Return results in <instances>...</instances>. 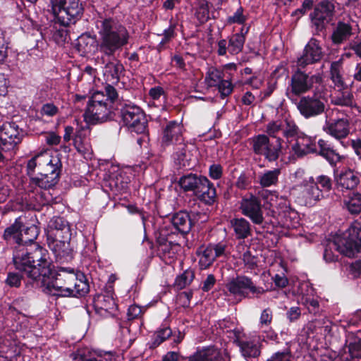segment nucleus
I'll return each instance as SVG.
<instances>
[{
	"instance_id": "nucleus-8",
	"label": "nucleus",
	"mask_w": 361,
	"mask_h": 361,
	"mask_svg": "<svg viewBox=\"0 0 361 361\" xmlns=\"http://www.w3.org/2000/svg\"><path fill=\"white\" fill-rule=\"evenodd\" d=\"M265 132L268 137L276 140L274 144H279L281 149L283 138L291 141L298 134L299 128L293 120H276L267 124Z\"/></svg>"
},
{
	"instance_id": "nucleus-54",
	"label": "nucleus",
	"mask_w": 361,
	"mask_h": 361,
	"mask_svg": "<svg viewBox=\"0 0 361 361\" xmlns=\"http://www.w3.org/2000/svg\"><path fill=\"white\" fill-rule=\"evenodd\" d=\"M96 305L98 308L110 312L115 308L116 304L111 297L102 295L99 297Z\"/></svg>"
},
{
	"instance_id": "nucleus-26",
	"label": "nucleus",
	"mask_w": 361,
	"mask_h": 361,
	"mask_svg": "<svg viewBox=\"0 0 361 361\" xmlns=\"http://www.w3.org/2000/svg\"><path fill=\"white\" fill-rule=\"evenodd\" d=\"M157 255L166 264H171L176 258L180 245L164 238L157 239Z\"/></svg>"
},
{
	"instance_id": "nucleus-2",
	"label": "nucleus",
	"mask_w": 361,
	"mask_h": 361,
	"mask_svg": "<svg viewBox=\"0 0 361 361\" xmlns=\"http://www.w3.org/2000/svg\"><path fill=\"white\" fill-rule=\"evenodd\" d=\"M99 40L97 50L102 59L114 58L116 54L128 44L130 34L126 27L118 20L112 18H102L97 20Z\"/></svg>"
},
{
	"instance_id": "nucleus-48",
	"label": "nucleus",
	"mask_w": 361,
	"mask_h": 361,
	"mask_svg": "<svg viewBox=\"0 0 361 361\" xmlns=\"http://www.w3.org/2000/svg\"><path fill=\"white\" fill-rule=\"evenodd\" d=\"M64 131H65V133L63 135L64 142H69L71 139H73V144H74V146L75 147V148L78 151L82 152L83 150L82 145H83V142H85V140H82L80 133H78L77 134H75L73 136V135L74 129L72 126H66Z\"/></svg>"
},
{
	"instance_id": "nucleus-19",
	"label": "nucleus",
	"mask_w": 361,
	"mask_h": 361,
	"mask_svg": "<svg viewBox=\"0 0 361 361\" xmlns=\"http://www.w3.org/2000/svg\"><path fill=\"white\" fill-rule=\"evenodd\" d=\"M226 288L231 294L238 296L244 295L245 289H249L256 297H259L266 292L262 287L255 286L250 278L244 276H238L232 280L227 284Z\"/></svg>"
},
{
	"instance_id": "nucleus-40",
	"label": "nucleus",
	"mask_w": 361,
	"mask_h": 361,
	"mask_svg": "<svg viewBox=\"0 0 361 361\" xmlns=\"http://www.w3.org/2000/svg\"><path fill=\"white\" fill-rule=\"evenodd\" d=\"M74 361H113L111 354L106 353L104 355H95L87 349H80L73 355Z\"/></svg>"
},
{
	"instance_id": "nucleus-28",
	"label": "nucleus",
	"mask_w": 361,
	"mask_h": 361,
	"mask_svg": "<svg viewBox=\"0 0 361 361\" xmlns=\"http://www.w3.org/2000/svg\"><path fill=\"white\" fill-rule=\"evenodd\" d=\"M235 342L240 348L242 355L246 358L257 357L260 355V348L258 343L252 338L245 335L236 336Z\"/></svg>"
},
{
	"instance_id": "nucleus-17",
	"label": "nucleus",
	"mask_w": 361,
	"mask_h": 361,
	"mask_svg": "<svg viewBox=\"0 0 361 361\" xmlns=\"http://www.w3.org/2000/svg\"><path fill=\"white\" fill-rule=\"evenodd\" d=\"M355 23L348 15L340 18L333 25L331 39L334 44H341L348 41L353 35Z\"/></svg>"
},
{
	"instance_id": "nucleus-3",
	"label": "nucleus",
	"mask_w": 361,
	"mask_h": 361,
	"mask_svg": "<svg viewBox=\"0 0 361 361\" xmlns=\"http://www.w3.org/2000/svg\"><path fill=\"white\" fill-rule=\"evenodd\" d=\"M117 99V91L110 85L105 86L104 92H94L84 114L85 121L90 124H96L112 120L116 109Z\"/></svg>"
},
{
	"instance_id": "nucleus-18",
	"label": "nucleus",
	"mask_w": 361,
	"mask_h": 361,
	"mask_svg": "<svg viewBox=\"0 0 361 361\" xmlns=\"http://www.w3.org/2000/svg\"><path fill=\"white\" fill-rule=\"evenodd\" d=\"M23 133L14 123L4 124L0 130V148L8 152L13 149L22 140Z\"/></svg>"
},
{
	"instance_id": "nucleus-50",
	"label": "nucleus",
	"mask_w": 361,
	"mask_h": 361,
	"mask_svg": "<svg viewBox=\"0 0 361 361\" xmlns=\"http://www.w3.org/2000/svg\"><path fill=\"white\" fill-rule=\"evenodd\" d=\"M223 71L215 68H209L206 77L205 82L209 87H216L223 79Z\"/></svg>"
},
{
	"instance_id": "nucleus-60",
	"label": "nucleus",
	"mask_w": 361,
	"mask_h": 361,
	"mask_svg": "<svg viewBox=\"0 0 361 361\" xmlns=\"http://www.w3.org/2000/svg\"><path fill=\"white\" fill-rule=\"evenodd\" d=\"M291 353L290 350L286 349L283 351H278L273 353L267 361H291Z\"/></svg>"
},
{
	"instance_id": "nucleus-30",
	"label": "nucleus",
	"mask_w": 361,
	"mask_h": 361,
	"mask_svg": "<svg viewBox=\"0 0 361 361\" xmlns=\"http://www.w3.org/2000/svg\"><path fill=\"white\" fill-rule=\"evenodd\" d=\"M54 155H51L49 153L44 152L39 153L29 159L27 162L26 171L30 178L34 177L33 176L36 168L39 171H42L54 161Z\"/></svg>"
},
{
	"instance_id": "nucleus-29",
	"label": "nucleus",
	"mask_w": 361,
	"mask_h": 361,
	"mask_svg": "<svg viewBox=\"0 0 361 361\" xmlns=\"http://www.w3.org/2000/svg\"><path fill=\"white\" fill-rule=\"evenodd\" d=\"M226 355H222L214 346H207L197 350L188 357V361H226Z\"/></svg>"
},
{
	"instance_id": "nucleus-21",
	"label": "nucleus",
	"mask_w": 361,
	"mask_h": 361,
	"mask_svg": "<svg viewBox=\"0 0 361 361\" xmlns=\"http://www.w3.org/2000/svg\"><path fill=\"white\" fill-rule=\"evenodd\" d=\"M300 186L302 189V196L307 205L313 206L324 198L322 190L317 185V183H314V178L312 176L302 179Z\"/></svg>"
},
{
	"instance_id": "nucleus-61",
	"label": "nucleus",
	"mask_w": 361,
	"mask_h": 361,
	"mask_svg": "<svg viewBox=\"0 0 361 361\" xmlns=\"http://www.w3.org/2000/svg\"><path fill=\"white\" fill-rule=\"evenodd\" d=\"M22 276L18 273L8 272L5 283L10 287L18 288L21 285Z\"/></svg>"
},
{
	"instance_id": "nucleus-23",
	"label": "nucleus",
	"mask_w": 361,
	"mask_h": 361,
	"mask_svg": "<svg viewBox=\"0 0 361 361\" xmlns=\"http://www.w3.org/2000/svg\"><path fill=\"white\" fill-rule=\"evenodd\" d=\"M322 130L343 144L342 140L345 138L350 133L349 123L345 118H339L331 121L326 120Z\"/></svg>"
},
{
	"instance_id": "nucleus-1",
	"label": "nucleus",
	"mask_w": 361,
	"mask_h": 361,
	"mask_svg": "<svg viewBox=\"0 0 361 361\" xmlns=\"http://www.w3.org/2000/svg\"><path fill=\"white\" fill-rule=\"evenodd\" d=\"M21 217L7 227L3 238L9 244H16L13 254L15 268L24 273L28 278L36 281L40 276H48L51 272L52 261L48 250L38 243L25 246L23 243V228Z\"/></svg>"
},
{
	"instance_id": "nucleus-53",
	"label": "nucleus",
	"mask_w": 361,
	"mask_h": 361,
	"mask_svg": "<svg viewBox=\"0 0 361 361\" xmlns=\"http://www.w3.org/2000/svg\"><path fill=\"white\" fill-rule=\"evenodd\" d=\"M245 267L250 272L255 271L257 267V258L247 250L242 256Z\"/></svg>"
},
{
	"instance_id": "nucleus-5",
	"label": "nucleus",
	"mask_w": 361,
	"mask_h": 361,
	"mask_svg": "<svg viewBox=\"0 0 361 361\" xmlns=\"http://www.w3.org/2000/svg\"><path fill=\"white\" fill-rule=\"evenodd\" d=\"M56 23L67 27L81 19L84 8L80 0H49Z\"/></svg>"
},
{
	"instance_id": "nucleus-62",
	"label": "nucleus",
	"mask_w": 361,
	"mask_h": 361,
	"mask_svg": "<svg viewBox=\"0 0 361 361\" xmlns=\"http://www.w3.org/2000/svg\"><path fill=\"white\" fill-rule=\"evenodd\" d=\"M217 86L219 92L223 98L229 95L232 92L233 88L232 83L229 80L224 79L221 80Z\"/></svg>"
},
{
	"instance_id": "nucleus-12",
	"label": "nucleus",
	"mask_w": 361,
	"mask_h": 361,
	"mask_svg": "<svg viewBox=\"0 0 361 361\" xmlns=\"http://www.w3.org/2000/svg\"><path fill=\"white\" fill-rule=\"evenodd\" d=\"M239 210L254 224L262 225L264 221L261 200L252 193H247L241 197L239 201Z\"/></svg>"
},
{
	"instance_id": "nucleus-10",
	"label": "nucleus",
	"mask_w": 361,
	"mask_h": 361,
	"mask_svg": "<svg viewBox=\"0 0 361 361\" xmlns=\"http://www.w3.org/2000/svg\"><path fill=\"white\" fill-rule=\"evenodd\" d=\"M75 279L74 270L71 268L61 267L59 269L54 280L47 283L46 292L51 295L58 297H69L70 286Z\"/></svg>"
},
{
	"instance_id": "nucleus-45",
	"label": "nucleus",
	"mask_w": 361,
	"mask_h": 361,
	"mask_svg": "<svg viewBox=\"0 0 361 361\" xmlns=\"http://www.w3.org/2000/svg\"><path fill=\"white\" fill-rule=\"evenodd\" d=\"M332 102L338 106H350L353 103V96L348 90H339L333 96Z\"/></svg>"
},
{
	"instance_id": "nucleus-6",
	"label": "nucleus",
	"mask_w": 361,
	"mask_h": 361,
	"mask_svg": "<svg viewBox=\"0 0 361 361\" xmlns=\"http://www.w3.org/2000/svg\"><path fill=\"white\" fill-rule=\"evenodd\" d=\"M76 231H73L69 224L62 230L56 231L52 234V238H47L49 247L53 251L56 257L68 260L72 258L75 246L73 240V234Z\"/></svg>"
},
{
	"instance_id": "nucleus-9",
	"label": "nucleus",
	"mask_w": 361,
	"mask_h": 361,
	"mask_svg": "<svg viewBox=\"0 0 361 361\" xmlns=\"http://www.w3.org/2000/svg\"><path fill=\"white\" fill-rule=\"evenodd\" d=\"M62 169V163L59 155L54 156V161L44 170L40 171L37 176L31 177L30 185L40 189L50 190L59 182Z\"/></svg>"
},
{
	"instance_id": "nucleus-33",
	"label": "nucleus",
	"mask_w": 361,
	"mask_h": 361,
	"mask_svg": "<svg viewBox=\"0 0 361 361\" xmlns=\"http://www.w3.org/2000/svg\"><path fill=\"white\" fill-rule=\"evenodd\" d=\"M237 239L243 240L251 235V225L245 219L234 218L230 221Z\"/></svg>"
},
{
	"instance_id": "nucleus-41",
	"label": "nucleus",
	"mask_w": 361,
	"mask_h": 361,
	"mask_svg": "<svg viewBox=\"0 0 361 361\" xmlns=\"http://www.w3.org/2000/svg\"><path fill=\"white\" fill-rule=\"evenodd\" d=\"M343 62V59L341 58L336 61H333L330 68L331 79L334 85L339 90L343 89L345 86V82L341 75Z\"/></svg>"
},
{
	"instance_id": "nucleus-37",
	"label": "nucleus",
	"mask_w": 361,
	"mask_h": 361,
	"mask_svg": "<svg viewBox=\"0 0 361 361\" xmlns=\"http://www.w3.org/2000/svg\"><path fill=\"white\" fill-rule=\"evenodd\" d=\"M171 222L173 226L182 234H187L190 232L192 227V221L188 213L185 212H179L175 214Z\"/></svg>"
},
{
	"instance_id": "nucleus-35",
	"label": "nucleus",
	"mask_w": 361,
	"mask_h": 361,
	"mask_svg": "<svg viewBox=\"0 0 361 361\" xmlns=\"http://www.w3.org/2000/svg\"><path fill=\"white\" fill-rule=\"evenodd\" d=\"M90 291V286L83 274H75V279L72 286H70L69 297H82Z\"/></svg>"
},
{
	"instance_id": "nucleus-24",
	"label": "nucleus",
	"mask_w": 361,
	"mask_h": 361,
	"mask_svg": "<svg viewBox=\"0 0 361 361\" xmlns=\"http://www.w3.org/2000/svg\"><path fill=\"white\" fill-rule=\"evenodd\" d=\"M183 126L175 121L169 122L163 130L161 145L167 147L171 145H179L183 142Z\"/></svg>"
},
{
	"instance_id": "nucleus-15",
	"label": "nucleus",
	"mask_w": 361,
	"mask_h": 361,
	"mask_svg": "<svg viewBox=\"0 0 361 361\" xmlns=\"http://www.w3.org/2000/svg\"><path fill=\"white\" fill-rule=\"evenodd\" d=\"M252 149L255 154L263 155L269 161H276L281 151L279 144L271 143L268 136L264 134L252 138Z\"/></svg>"
},
{
	"instance_id": "nucleus-42",
	"label": "nucleus",
	"mask_w": 361,
	"mask_h": 361,
	"mask_svg": "<svg viewBox=\"0 0 361 361\" xmlns=\"http://www.w3.org/2000/svg\"><path fill=\"white\" fill-rule=\"evenodd\" d=\"M32 194L33 195L32 197L35 199V207H39L49 205L54 201L53 196L49 192V190L37 188L32 192Z\"/></svg>"
},
{
	"instance_id": "nucleus-64",
	"label": "nucleus",
	"mask_w": 361,
	"mask_h": 361,
	"mask_svg": "<svg viewBox=\"0 0 361 361\" xmlns=\"http://www.w3.org/2000/svg\"><path fill=\"white\" fill-rule=\"evenodd\" d=\"M250 178L244 173H241L235 182V186L240 190H246L250 185Z\"/></svg>"
},
{
	"instance_id": "nucleus-38",
	"label": "nucleus",
	"mask_w": 361,
	"mask_h": 361,
	"mask_svg": "<svg viewBox=\"0 0 361 361\" xmlns=\"http://www.w3.org/2000/svg\"><path fill=\"white\" fill-rule=\"evenodd\" d=\"M204 183L195 195L201 201L207 204H213L216 197V192L214 185L207 179H204Z\"/></svg>"
},
{
	"instance_id": "nucleus-7",
	"label": "nucleus",
	"mask_w": 361,
	"mask_h": 361,
	"mask_svg": "<svg viewBox=\"0 0 361 361\" xmlns=\"http://www.w3.org/2000/svg\"><path fill=\"white\" fill-rule=\"evenodd\" d=\"M322 75L317 73L309 75L300 69H298L291 75L290 80L287 88L286 94L289 98L300 96L309 92L315 87L319 92V86L322 83Z\"/></svg>"
},
{
	"instance_id": "nucleus-59",
	"label": "nucleus",
	"mask_w": 361,
	"mask_h": 361,
	"mask_svg": "<svg viewBox=\"0 0 361 361\" xmlns=\"http://www.w3.org/2000/svg\"><path fill=\"white\" fill-rule=\"evenodd\" d=\"M272 319L273 311L269 307L265 308L260 314L259 325L262 328L268 326L271 324Z\"/></svg>"
},
{
	"instance_id": "nucleus-46",
	"label": "nucleus",
	"mask_w": 361,
	"mask_h": 361,
	"mask_svg": "<svg viewBox=\"0 0 361 361\" xmlns=\"http://www.w3.org/2000/svg\"><path fill=\"white\" fill-rule=\"evenodd\" d=\"M195 16L200 23H204L209 19V4L206 0H200L195 7Z\"/></svg>"
},
{
	"instance_id": "nucleus-49",
	"label": "nucleus",
	"mask_w": 361,
	"mask_h": 361,
	"mask_svg": "<svg viewBox=\"0 0 361 361\" xmlns=\"http://www.w3.org/2000/svg\"><path fill=\"white\" fill-rule=\"evenodd\" d=\"M69 223L63 218L60 216L53 217L49 222L48 231H47V238H51L52 234L55 233L56 231L62 230L65 226H68Z\"/></svg>"
},
{
	"instance_id": "nucleus-14",
	"label": "nucleus",
	"mask_w": 361,
	"mask_h": 361,
	"mask_svg": "<svg viewBox=\"0 0 361 361\" xmlns=\"http://www.w3.org/2000/svg\"><path fill=\"white\" fill-rule=\"evenodd\" d=\"M297 109L305 118H310L322 114L326 109V99L321 94L302 97L297 103Z\"/></svg>"
},
{
	"instance_id": "nucleus-11",
	"label": "nucleus",
	"mask_w": 361,
	"mask_h": 361,
	"mask_svg": "<svg viewBox=\"0 0 361 361\" xmlns=\"http://www.w3.org/2000/svg\"><path fill=\"white\" fill-rule=\"evenodd\" d=\"M123 122L131 130L137 134L146 130L147 120L142 109L132 102L125 103L121 107Z\"/></svg>"
},
{
	"instance_id": "nucleus-44",
	"label": "nucleus",
	"mask_w": 361,
	"mask_h": 361,
	"mask_svg": "<svg viewBox=\"0 0 361 361\" xmlns=\"http://www.w3.org/2000/svg\"><path fill=\"white\" fill-rule=\"evenodd\" d=\"M172 335V330L169 327L160 329L153 334L148 345L150 348H155Z\"/></svg>"
},
{
	"instance_id": "nucleus-31",
	"label": "nucleus",
	"mask_w": 361,
	"mask_h": 361,
	"mask_svg": "<svg viewBox=\"0 0 361 361\" xmlns=\"http://www.w3.org/2000/svg\"><path fill=\"white\" fill-rule=\"evenodd\" d=\"M207 178L190 173L180 178L179 185L185 192H192L195 195Z\"/></svg>"
},
{
	"instance_id": "nucleus-22",
	"label": "nucleus",
	"mask_w": 361,
	"mask_h": 361,
	"mask_svg": "<svg viewBox=\"0 0 361 361\" xmlns=\"http://www.w3.org/2000/svg\"><path fill=\"white\" fill-rule=\"evenodd\" d=\"M322 58V47L319 42L312 38L305 47L302 55L298 58L297 65L304 68L307 65L315 63Z\"/></svg>"
},
{
	"instance_id": "nucleus-13",
	"label": "nucleus",
	"mask_w": 361,
	"mask_h": 361,
	"mask_svg": "<svg viewBox=\"0 0 361 361\" xmlns=\"http://www.w3.org/2000/svg\"><path fill=\"white\" fill-rule=\"evenodd\" d=\"M335 4L333 1L323 0L319 2L310 13L312 27L316 33L324 31L334 17Z\"/></svg>"
},
{
	"instance_id": "nucleus-4",
	"label": "nucleus",
	"mask_w": 361,
	"mask_h": 361,
	"mask_svg": "<svg viewBox=\"0 0 361 361\" xmlns=\"http://www.w3.org/2000/svg\"><path fill=\"white\" fill-rule=\"evenodd\" d=\"M332 249L348 257H354L356 254H361V228L352 227L349 228L348 235L337 238L330 243L324 252V259L326 262H334L337 259Z\"/></svg>"
},
{
	"instance_id": "nucleus-51",
	"label": "nucleus",
	"mask_w": 361,
	"mask_h": 361,
	"mask_svg": "<svg viewBox=\"0 0 361 361\" xmlns=\"http://www.w3.org/2000/svg\"><path fill=\"white\" fill-rule=\"evenodd\" d=\"M194 277L193 271L192 269H186L183 274L176 277L175 285L178 289H183L190 284Z\"/></svg>"
},
{
	"instance_id": "nucleus-52",
	"label": "nucleus",
	"mask_w": 361,
	"mask_h": 361,
	"mask_svg": "<svg viewBox=\"0 0 361 361\" xmlns=\"http://www.w3.org/2000/svg\"><path fill=\"white\" fill-rule=\"evenodd\" d=\"M345 205L351 214H359L361 212V193H354L345 202Z\"/></svg>"
},
{
	"instance_id": "nucleus-56",
	"label": "nucleus",
	"mask_w": 361,
	"mask_h": 361,
	"mask_svg": "<svg viewBox=\"0 0 361 361\" xmlns=\"http://www.w3.org/2000/svg\"><path fill=\"white\" fill-rule=\"evenodd\" d=\"M314 183H317V185H320L322 190V192H329L332 188V180L331 178L326 175H319L316 179H314Z\"/></svg>"
},
{
	"instance_id": "nucleus-20",
	"label": "nucleus",
	"mask_w": 361,
	"mask_h": 361,
	"mask_svg": "<svg viewBox=\"0 0 361 361\" xmlns=\"http://www.w3.org/2000/svg\"><path fill=\"white\" fill-rule=\"evenodd\" d=\"M341 358L343 361H361V331L348 336Z\"/></svg>"
},
{
	"instance_id": "nucleus-39",
	"label": "nucleus",
	"mask_w": 361,
	"mask_h": 361,
	"mask_svg": "<svg viewBox=\"0 0 361 361\" xmlns=\"http://www.w3.org/2000/svg\"><path fill=\"white\" fill-rule=\"evenodd\" d=\"M243 31L244 28L242 27L240 33H235L229 37L228 51L230 54L236 55L243 50L245 42V34L247 32L248 28L245 32Z\"/></svg>"
},
{
	"instance_id": "nucleus-57",
	"label": "nucleus",
	"mask_w": 361,
	"mask_h": 361,
	"mask_svg": "<svg viewBox=\"0 0 361 361\" xmlns=\"http://www.w3.org/2000/svg\"><path fill=\"white\" fill-rule=\"evenodd\" d=\"M246 20L247 17L243 14V8L242 6H240L232 16L228 17L227 23L228 24H243Z\"/></svg>"
},
{
	"instance_id": "nucleus-58",
	"label": "nucleus",
	"mask_w": 361,
	"mask_h": 361,
	"mask_svg": "<svg viewBox=\"0 0 361 361\" xmlns=\"http://www.w3.org/2000/svg\"><path fill=\"white\" fill-rule=\"evenodd\" d=\"M149 95L153 100V104H156V102H161V99L164 102L166 100V95L164 89L161 87L157 86L152 87L149 91Z\"/></svg>"
},
{
	"instance_id": "nucleus-47",
	"label": "nucleus",
	"mask_w": 361,
	"mask_h": 361,
	"mask_svg": "<svg viewBox=\"0 0 361 361\" xmlns=\"http://www.w3.org/2000/svg\"><path fill=\"white\" fill-rule=\"evenodd\" d=\"M23 243L25 246H29L32 243H37L35 240L39 234V229L36 225L32 224L26 228L23 227Z\"/></svg>"
},
{
	"instance_id": "nucleus-34",
	"label": "nucleus",
	"mask_w": 361,
	"mask_h": 361,
	"mask_svg": "<svg viewBox=\"0 0 361 361\" xmlns=\"http://www.w3.org/2000/svg\"><path fill=\"white\" fill-rule=\"evenodd\" d=\"M319 154L323 157L331 166H336L341 161L340 154L333 148L328 141L320 139L318 141Z\"/></svg>"
},
{
	"instance_id": "nucleus-16",
	"label": "nucleus",
	"mask_w": 361,
	"mask_h": 361,
	"mask_svg": "<svg viewBox=\"0 0 361 361\" xmlns=\"http://www.w3.org/2000/svg\"><path fill=\"white\" fill-rule=\"evenodd\" d=\"M226 247V244L222 242L200 247L197 250V255L199 257L201 269L208 268L217 257L225 256Z\"/></svg>"
},
{
	"instance_id": "nucleus-55",
	"label": "nucleus",
	"mask_w": 361,
	"mask_h": 361,
	"mask_svg": "<svg viewBox=\"0 0 361 361\" xmlns=\"http://www.w3.org/2000/svg\"><path fill=\"white\" fill-rule=\"evenodd\" d=\"M302 303L307 307L310 313L316 314L319 312V304L317 298L310 296H303Z\"/></svg>"
},
{
	"instance_id": "nucleus-25",
	"label": "nucleus",
	"mask_w": 361,
	"mask_h": 361,
	"mask_svg": "<svg viewBox=\"0 0 361 361\" xmlns=\"http://www.w3.org/2000/svg\"><path fill=\"white\" fill-rule=\"evenodd\" d=\"M293 140H295V142L292 145L290 152L293 159L302 157L317 149L315 142L308 136H298V134Z\"/></svg>"
},
{
	"instance_id": "nucleus-36",
	"label": "nucleus",
	"mask_w": 361,
	"mask_h": 361,
	"mask_svg": "<svg viewBox=\"0 0 361 361\" xmlns=\"http://www.w3.org/2000/svg\"><path fill=\"white\" fill-rule=\"evenodd\" d=\"M124 71L123 64L118 60H113L106 63L104 74L106 80L112 83L117 82Z\"/></svg>"
},
{
	"instance_id": "nucleus-32",
	"label": "nucleus",
	"mask_w": 361,
	"mask_h": 361,
	"mask_svg": "<svg viewBox=\"0 0 361 361\" xmlns=\"http://www.w3.org/2000/svg\"><path fill=\"white\" fill-rule=\"evenodd\" d=\"M281 170L279 168H274L271 170H264L257 176V182L262 188H269L276 186L279 183V176Z\"/></svg>"
},
{
	"instance_id": "nucleus-43",
	"label": "nucleus",
	"mask_w": 361,
	"mask_h": 361,
	"mask_svg": "<svg viewBox=\"0 0 361 361\" xmlns=\"http://www.w3.org/2000/svg\"><path fill=\"white\" fill-rule=\"evenodd\" d=\"M173 159L176 165L179 168L190 167V159L186 149V145L180 143L173 154Z\"/></svg>"
},
{
	"instance_id": "nucleus-27",
	"label": "nucleus",
	"mask_w": 361,
	"mask_h": 361,
	"mask_svg": "<svg viewBox=\"0 0 361 361\" xmlns=\"http://www.w3.org/2000/svg\"><path fill=\"white\" fill-rule=\"evenodd\" d=\"M335 181L337 188L344 191L354 190L360 183V178L357 172L348 169L336 176Z\"/></svg>"
},
{
	"instance_id": "nucleus-63",
	"label": "nucleus",
	"mask_w": 361,
	"mask_h": 361,
	"mask_svg": "<svg viewBox=\"0 0 361 361\" xmlns=\"http://www.w3.org/2000/svg\"><path fill=\"white\" fill-rule=\"evenodd\" d=\"M59 111L58 107L53 103H46L42 105L40 114L42 116H47L49 117L54 116Z\"/></svg>"
}]
</instances>
